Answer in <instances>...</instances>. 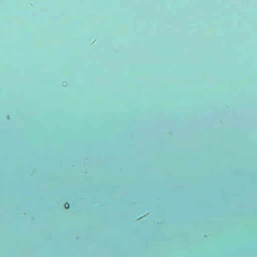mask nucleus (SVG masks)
I'll return each mask as SVG.
<instances>
[{
    "mask_svg": "<svg viewBox=\"0 0 257 257\" xmlns=\"http://www.w3.org/2000/svg\"><path fill=\"white\" fill-rule=\"evenodd\" d=\"M64 206L66 208L68 209L69 207V204L68 203H66L64 205Z\"/></svg>",
    "mask_w": 257,
    "mask_h": 257,
    "instance_id": "1",
    "label": "nucleus"
}]
</instances>
